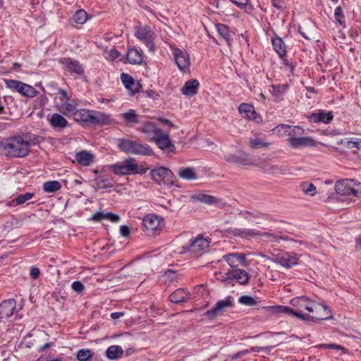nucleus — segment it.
<instances>
[{
  "mask_svg": "<svg viewBox=\"0 0 361 361\" xmlns=\"http://www.w3.org/2000/svg\"><path fill=\"white\" fill-rule=\"evenodd\" d=\"M290 304L295 307V311L303 314L305 310L308 312H315L312 316L306 314L309 317V319H314L317 320L326 319L329 317L325 312H327L328 307L325 305L317 303L307 297H298L290 300Z\"/></svg>",
  "mask_w": 361,
  "mask_h": 361,
  "instance_id": "f257e3e1",
  "label": "nucleus"
},
{
  "mask_svg": "<svg viewBox=\"0 0 361 361\" xmlns=\"http://www.w3.org/2000/svg\"><path fill=\"white\" fill-rule=\"evenodd\" d=\"M3 153L9 157H25L29 153L30 142L23 136H15L0 142Z\"/></svg>",
  "mask_w": 361,
  "mask_h": 361,
  "instance_id": "f03ea898",
  "label": "nucleus"
},
{
  "mask_svg": "<svg viewBox=\"0 0 361 361\" xmlns=\"http://www.w3.org/2000/svg\"><path fill=\"white\" fill-rule=\"evenodd\" d=\"M109 169L116 175L128 176L134 174H145L147 169L138 165L133 158H128L122 162H118L109 166Z\"/></svg>",
  "mask_w": 361,
  "mask_h": 361,
  "instance_id": "7ed1b4c3",
  "label": "nucleus"
},
{
  "mask_svg": "<svg viewBox=\"0 0 361 361\" xmlns=\"http://www.w3.org/2000/svg\"><path fill=\"white\" fill-rule=\"evenodd\" d=\"M118 148L127 153L137 155H150L152 151L149 145L128 139L118 140Z\"/></svg>",
  "mask_w": 361,
  "mask_h": 361,
  "instance_id": "20e7f679",
  "label": "nucleus"
},
{
  "mask_svg": "<svg viewBox=\"0 0 361 361\" xmlns=\"http://www.w3.org/2000/svg\"><path fill=\"white\" fill-rule=\"evenodd\" d=\"M135 36L149 48V51L154 53V40L157 35L149 26L146 25H137L135 27Z\"/></svg>",
  "mask_w": 361,
  "mask_h": 361,
  "instance_id": "39448f33",
  "label": "nucleus"
},
{
  "mask_svg": "<svg viewBox=\"0 0 361 361\" xmlns=\"http://www.w3.org/2000/svg\"><path fill=\"white\" fill-rule=\"evenodd\" d=\"M151 176L153 180L159 185L178 186L176 181L173 180L175 177L173 173L168 168L160 166L154 169L151 171Z\"/></svg>",
  "mask_w": 361,
  "mask_h": 361,
  "instance_id": "423d86ee",
  "label": "nucleus"
},
{
  "mask_svg": "<svg viewBox=\"0 0 361 361\" xmlns=\"http://www.w3.org/2000/svg\"><path fill=\"white\" fill-rule=\"evenodd\" d=\"M6 87L11 90H15L23 96L34 97L38 93L32 86L16 80H6Z\"/></svg>",
  "mask_w": 361,
  "mask_h": 361,
  "instance_id": "0eeeda50",
  "label": "nucleus"
},
{
  "mask_svg": "<svg viewBox=\"0 0 361 361\" xmlns=\"http://www.w3.org/2000/svg\"><path fill=\"white\" fill-rule=\"evenodd\" d=\"M353 179H344L337 181L335 184L336 192L341 195H354L357 196L358 191L354 188V185H358Z\"/></svg>",
  "mask_w": 361,
  "mask_h": 361,
  "instance_id": "6e6552de",
  "label": "nucleus"
},
{
  "mask_svg": "<svg viewBox=\"0 0 361 361\" xmlns=\"http://www.w3.org/2000/svg\"><path fill=\"white\" fill-rule=\"evenodd\" d=\"M230 234L233 235V236H239L242 238H249V237H254L256 235H260L262 237H264L271 242H276L278 241V236L268 233L264 232L263 233H261L259 232H257L252 229H245V228H234L230 231Z\"/></svg>",
  "mask_w": 361,
  "mask_h": 361,
  "instance_id": "1a4fd4ad",
  "label": "nucleus"
},
{
  "mask_svg": "<svg viewBox=\"0 0 361 361\" xmlns=\"http://www.w3.org/2000/svg\"><path fill=\"white\" fill-rule=\"evenodd\" d=\"M161 219L154 214L146 215L142 219V225L148 235H154L155 232L161 229Z\"/></svg>",
  "mask_w": 361,
  "mask_h": 361,
  "instance_id": "9d476101",
  "label": "nucleus"
},
{
  "mask_svg": "<svg viewBox=\"0 0 361 361\" xmlns=\"http://www.w3.org/2000/svg\"><path fill=\"white\" fill-rule=\"evenodd\" d=\"M172 50L176 63L179 70L184 73L187 72L190 66L188 54L185 51L178 48H172Z\"/></svg>",
  "mask_w": 361,
  "mask_h": 361,
  "instance_id": "9b49d317",
  "label": "nucleus"
},
{
  "mask_svg": "<svg viewBox=\"0 0 361 361\" xmlns=\"http://www.w3.org/2000/svg\"><path fill=\"white\" fill-rule=\"evenodd\" d=\"M182 250H183L180 252L182 254L190 252L195 256L201 255L203 250V235L200 233L197 237L192 238L188 245L182 247Z\"/></svg>",
  "mask_w": 361,
  "mask_h": 361,
  "instance_id": "f8f14e48",
  "label": "nucleus"
},
{
  "mask_svg": "<svg viewBox=\"0 0 361 361\" xmlns=\"http://www.w3.org/2000/svg\"><path fill=\"white\" fill-rule=\"evenodd\" d=\"M254 164L264 173L269 174H283L286 171V169L283 166L274 165L265 159H260Z\"/></svg>",
  "mask_w": 361,
  "mask_h": 361,
  "instance_id": "ddd939ff",
  "label": "nucleus"
},
{
  "mask_svg": "<svg viewBox=\"0 0 361 361\" xmlns=\"http://www.w3.org/2000/svg\"><path fill=\"white\" fill-rule=\"evenodd\" d=\"M274 261L286 268H290L298 263L297 255L293 252L279 253L274 257Z\"/></svg>",
  "mask_w": 361,
  "mask_h": 361,
  "instance_id": "4468645a",
  "label": "nucleus"
},
{
  "mask_svg": "<svg viewBox=\"0 0 361 361\" xmlns=\"http://www.w3.org/2000/svg\"><path fill=\"white\" fill-rule=\"evenodd\" d=\"M223 278L221 280L235 279L240 284L246 285L249 282L250 275L245 270L239 269L228 271Z\"/></svg>",
  "mask_w": 361,
  "mask_h": 361,
  "instance_id": "2eb2a0df",
  "label": "nucleus"
},
{
  "mask_svg": "<svg viewBox=\"0 0 361 361\" xmlns=\"http://www.w3.org/2000/svg\"><path fill=\"white\" fill-rule=\"evenodd\" d=\"M16 308V300L8 299L4 300L0 304V319H7L12 316Z\"/></svg>",
  "mask_w": 361,
  "mask_h": 361,
  "instance_id": "dca6fc26",
  "label": "nucleus"
},
{
  "mask_svg": "<svg viewBox=\"0 0 361 361\" xmlns=\"http://www.w3.org/2000/svg\"><path fill=\"white\" fill-rule=\"evenodd\" d=\"M153 142H154L162 150L172 152L175 148L169 137V135L168 133H163L162 130L161 131V133H159V135L155 137Z\"/></svg>",
  "mask_w": 361,
  "mask_h": 361,
  "instance_id": "f3484780",
  "label": "nucleus"
},
{
  "mask_svg": "<svg viewBox=\"0 0 361 361\" xmlns=\"http://www.w3.org/2000/svg\"><path fill=\"white\" fill-rule=\"evenodd\" d=\"M290 146L296 149L300 147H313L316 145L315 140L310 137H298L288 138Z\"/></svg>",
  "mask_w": 361,
  "mask_h": 361,
  "instance_id": "a211bd4d",
  "label": "nucleus"
},
{
  "mask_svg": "<svg viewBox=\"0 0 361 361\" xmlns=\"http://www.w3.org/2000/svg\"><path fill=\"white\" fill-rule=\"evenodd\" d=\"M138 130L145 134L147 138L151 141H153L161 131L160 128H157L152 122H146L142 127L138 128Z\"/></svg>",
  "mask_w": 361,
  "mask_h": 361,
  "instance_id": "6ab92c4d",
  "label": "nucleus"
},
{
  "mask_svg": "<svg viewBox=\"0 0 361 361\" xmlns=\"http://www.w3.org/2000/svg\"><path fill=\"white\" fill-rule=\"evenodd\" d=\"M231 306H232V302L229 298L220 300L216 303L215 307L212 310H208L206 314L209 319H212L216 316L221 314L226 307Z\"/></svg>",
  "mask_w": 361,
  "mask_h": 361,
  "instance_id": "aec40b11",
  "label": "nucleus"
},
{
  "mask_svg": "<svg viewBox=\"0 0 361 361\" xmlns=\"http://www.w3.org/2000/svg\"><path fill=\"white\" fill-rule=\"evenodd\" d=\"M226 160L228 162L235 164L238 165H250L253 162L250 159L248 154L245 152H239L235 154H228Z\"/></svg>",
  "mask_w": 361,
  "mask_h": 361,
  "instance_id": "412c9836",
  "label": "nucleus"
},
{
  "mask_svg": "<svg viewBox=\"0 0 361 361\" xmlns=\"http://www.w3.org/2000/svg\"><path fill=\"white\" fill-rule=\"evenodd\" d=\"M334 116L331 111H319L312 113L308 118L313 123H324L328 124L333 120Z\"/></svg>",
  "mask_w": 361,
  "mask_h": 361,
  "instance_id": "4be33fe9",
  "label": "nucleus"
},
{
  "mask_svg": "<svg viewBox=\"0 0 361 361\" xmlns=\"http://www.w3.org/2000/svg\"><path fill=\"white\" fill-rule=\"evenodd\" d=\"M111 122V118L109 114L92 110L91 124L105 125L109 124Z\"/></svg>",
  "mask_w": 361,
  "mask_h": 361,
  "instance_id": "5701e85b",
  "label": "nucleus"
},
{
  "mask_svg": "<svg viewBox=\"0 0 361 361\" xmlns=\"http://www.w3.org/2000/svg\"><path fill=\"white\" fill-rule=\"evenodd\" d=\"M200 83L195 79H192L187 81L180 89V92L183 94L187 97H192L197 92Z\"/></svg>",
  "mask_w": 361,
  "mask_h": 361,
  "instance_id": "b1692460",
  "label": "nucleus"
},
{
  "mask_svg": "<svg viewBox=\"0 0 361 361\" xmlns=\"http://www.w3.org/2000/svg\"><path fill=\"white\" fill-rule=\"evenodd\" d=\"M61 61L70 73L78 75L83 73L82 65L78 61L72 60L71 59H63Z\"/></svg>",
  "mask_w": 361,
  "mask_h": 361,
  "instance_id": "393cba45",
  "label": "nucleus"
},
{
  "mask_svg": "<svg viewBox=\"0 0 361 361\" xmlns=\"http://www.w3.org/2000/svg\"><path fill=\"white\" fill-rule=\"evenodd\" d=\"M57 110L63 115L66 116H73L74 117L77 106L76 104L66 101V102H61L56 104Z\"/></svg>",
  "mask_w": 361,
  "mask_h": 361,
  "instance_id": "a878e982",
  "label": "nucleus"
},
{
  "mask_svg": "<svg viewBox=\"0 0 361 361\" xmlns=\"http://www.w3.org/2000/svg\"><path fill=\"white\" fill-rule=\"evenodd\" d=\"M224 259L231 267L238 266V262L243 265H247V259L243 254L231 253L224 256Z\"/></svg>",
  "mask_w": 361,
  "mask_h": 361,
  "instance_id": "bb28decb",
  "label": "nucleus"
},
{
  "mask_svg": "<svg viewBox=\"0 0 361 361\" xmlns=\"http://www.w3.org/2000/svg\"><path fill=\"white\" fill-rule=\"evenodd\" d=\"M122 82L126 89L130 90L132 94L138 92L141 86L138 83H135L134 79L127 73H122L121 75Z\"/></svg>",
  "mask_w": 361,
  "mask_h": 361,
  "instance_id": "cd10ccee",
  "label": "nucleus"
},
{
  "mask_svg": "<svg viewBox=\"0 0 361 361\" xmlns=\"http://www.w3.org/2000/svg\"><path fill=\"white\" fill-rule=\"evenodd\" d=\"M189 298V292L185 288H178L170 295V300L173 303L187 301Z\"/></svg>",
  "mask_w": 361,
  "mask_h": 361,
  "instance_id": "c85d7f7f",
  "label": "nucleus"
},
{
  "mask_svg": "<svg viewBox=\"0 0 361 361\" xmlns=\"http://www.w3.org/2000/svg\"><path fill=\"white\" fill-rule=\"evenodd\" d=\"M239 112L249 120L257 121V114L254 106L249 104L242 103L238 108Z\"/></svg>",
  "mask_w": 361,
  "mask_h": 361,
  "instance_id": "c756f323",
  "label": "nucleus"
},
{
  "mask_svg": "<svg viewBox=\"0 0 361 361\" xmlns=\"http://www.w3.org/2000/svg\"><path fill=\"white\" fill-rule=\"evenodd\" d=\"M49 123L53 128H65L68 123L63 114H53L49 119Z\"/></svg>",
  "mask_w": 361,
  "mask_h": 361,
  "instance_id": "7c9ffc66",
  "label": "nucleus"
},
{
  "mask_svg": "<svg viewBox=\"0 0 361 361\" xmlns=\"http://www.w3.org/2000/svg\"><path fill=\"white\" fill-rule=\"evenodd\" d=\"M74 120L78 123H87L91 124L92 110L87 109H77Z\"/></svg>",
  "mask_w": 361,
  "mask_h": 361,
  "instance_id": "2f4dec72",
  "label": "nucleus"
},
{
  "mask_svg": "<svg viewBox=\"0 0 361 361\" xmlns=\"http://www.w3.org/2000/svg\"><path fill=\"white\" fill-rule=\"evenodd\" d=\"M178 176L185 180H193L197 179V174L193 168L180 167L178 171Z\"/></svg>",
  "mask_w": 361,
  "mask_h": 361,
  "instance_id": "473e14b6",
  "label": "nucleus"
},
{
  "mask_svg": "<svg viewBox=\"0 0 361 361\" xmlns=\"http://www.w3.org/2000/svg\"><path fill=\"white\" fill-rule=\"evenodd\" d=\"M215 27L220 37H221L222 39L225 40L228 46H231L232 42V36L228 27L221 23L216 24Z\"/></svg>",
  "mask_w": 361,
  "mask_h": 361,
  "instance_id": "72a5a7b5",
  "label": "nucleus"
},
{
  "mask_svg": "<svg viewBox=\"0 0 361 361\" xmlns=\"http://www.w3.org/2000/svg\"><path fill=\"white\" fill-rule=\"evenodd\" d=\"M87 20V13L85 11L80 9L77 11L71 19L73 26L77 27L84 24Z\"/></svg>",
  "mask_w": 361,
  "mask_h": 361,
  "instance_id": "f704fd0d",
  "label": "nucleus"
},
{
  "mask_svg": "<svg viewBox=\"0 0 361 361\" xmlns=\"http://www.w3.org/2000/svg\"><path fill=\"white\" fill-rule=\"evenodd\" d=\"M127 60L131 64H141L143 60L142 52L137 49H129L127 53Z\"/></svg>",
  "mask_w": 361,
  "mask_h": 361,
  "instance_id": "c9c22d12",
  "label": "nucleus"
},
{
  "mask_svg": "<svg viewBox=\"0 0 361 361\" xmlns=\"http://www.w3.org/2000/svg\"><path fill=\"white\" fill-rule=\"evenodd\" d=\"M93 155L86 151H81L75 154V160L82 166H90L93 162Z\"/></svg>",
  "mask_w": 361,
  "mask_h": 361,
  "instance_id": "e433bc0d",
  "label": "nucleus"
},
{
  "mask_svg": "<svg viewBox=\"0 0 361 361\" xmlns=\"http://www.w3.org/2000/svg\"><path fill=\"white\" fill-rule=\"evenodd\" d=\"M279 127L285 130L288 138L298 137L304 133V129L300 126H290L288 125L282 124Z\"/></svg>",
  "mask_w": 361,
  "mask_h": 361,
  "instance_id": "4c0bfd02",
  "label": "nucleus"
},
{
  "mask_svg": "<svg viewBox=\"0 0 361 361\" xmlns=\"http://www.w3.org/2000/svg\"><path fill=\"white\" fill-rule=\"evenodd\" d=\"M272 45L274 49L279 55L280 58L283 59L286 55V47L283 39L281 37H275L272 39Z\"/></svg>",
  "mask_w": 361,
  "mask_h": 361,
  "instance_id": "58836bf2",
  "label": "nucleus"
},
{
  "mask_svg": "<svg viewBox=\"0 0 361 361\" xmlns=\"http://www.w3.org/2000/svg\"><path fill=\"white\" fill-rule=\"evenodd\" d=\"M92 219L95 221L108 219L111 222H118L120 220V217L118 215L112 213L97 212L92 216Z\"/></svg>",
  "mask_w": 361,
  "mask_h": 361,
  "instance_id": "ea45409f",
  "label": "nucleus"
},
{
  "mask_svg": "<svg viewBox=\"0 0 361 361\" xmlns=\"http://www.w3.org/2000/svg\"><path fill=\"white\" fill-rule=\"evenodd\" d=\"M123 353V350L121 346L118 345H111L106 351V357L110 360H116L121 357Z\"/></svg>",
  "mask_w": 361,
  "mask_h": 361,
  "instance_id": "a19ab883",
  "label": "nucleus"
},
{
  "mask_svg": "<svg viewBox=\"0 0 361 361\" xmlns=\"http://www.w3.org/2000/svg\"><path fill=\"white\" fill-rule=\"evenodd\" d=\"M278 309L279 311L281 313L287 314L290 316L298 317L301 320L306 321L309 319L308 316L305 315V314H300V312H298L287 306H279Z\"/></svg>",
  "mask_w": 361,
  "mask_h": 361,
  "instance_id": "79ce46f5",
  "label": "nucleus"
},
{
  "mask_svg": "<svg viewBox=\"0 0 361 361\" xmlns=\"http://www.w3.org/2000/svg\"><path fill=\"white\" fill-rule=\"evenodd\" d=\"M121 116L127 123L135 124L139 122V115L133 109H130L127 112L121 114Z\"/></svg>",
  "mask_w": 361,
  "mask_h": 361,
  "instance_id": "37998d69",
  "label": "nucleus"
},
{
  "mask_svg": "<svg viewBox=\"0 0 361 361\" xmlns=\"http://www.w3.org/2000/svg\"><path fill=\"white\" fill-rule=\"evenodd\" d=\"M204 204L217 208H221L225 205V203L221 198L206 194H204Z\"/></svg>",
  "mask_w": 361,
  "mask_h": 361,
  "instance_id": "c03bdc74",
  "label": "nucleus"
},
{
  "mask_svg": "<svg viewBox=\"0 0 361 361\" xmlns=\"http://www.w3.org/2000/svg\"><path fill=\"white\" fill-rule=\"evenodd\" d=\"M95 186L98 189H106L110 188L114 186V183L111 179L110 178H104L102 177H97L94 179Z\"/></svg>",
  "mask_w": 361,
  "mask_h": 361,
  "instance_id": "a18cd8bd",
  "label": "nucleus"
},
{
  "mask_svg": "<svg viewBox=\"0 0 361 361\" xmlns=\"http://www.w3.org/2000/svg\"><path fill=\"white\" fill-rule=\"evenodd\" d=\"M34 196V193L32 192H26L23 195H18L17 197H16L14 200H13L10 202V205L14 206V205H20L23 203H25L26 201L32 199Z\"/></svg>",
  "mask_w": 361,
  "mask_h": 361,
  "instance_id": "49530a36",
  "label": "nucleus"
},
{
  "mask_svg": "<svg viewBox=\"0 0 361 361\" xmlns=\"http://www.w3.org/2000/svg\"><path fill=\"white\" fill-rule=\"evenodd\" d=\"M300 190L306 195L314 196L317 192L314 185L310 182H302L300 185Z\"/></svg>",
  "mask_w": 361,
  "mask_h": 361,
  "instance_id": "de8ad7c7",
  "label": "nucleus"
},
{
  "mask_svg": "<svg viewBox=\"0 0 361 361\" xmlns=\"http://www.w3.org/2000/svg\"><path fill=\"white\" fill-rule=\"evenodd\" d=\"M61 187V183L57 180L47 181L43 184V190L46 192H54Z\"/></svg>",
  "mask_w": 361,
  "mask_h": 361,
  "instance_id": "09e8293b",
  "label": "nucleus"
},
{
  "mask_svg": "<svg viewBox=\"0 0 361 361\" xmlns=\"http://www.w3.org/2000/svg\"><path fill=\"white\" fill-rule=\"evenodd\" d=\"M269 146V143L264 142L259 138L250 140V147L252 149H259V148H267Z\"/></svg>",
  "mask_w": 361,
  "mask_h": 361,
  "instance_id": "8fccbe9b",
  "label": "nucleus"
},
{
  "mask_svg": "<svg viewBox=\"0 0 361 361\" xmlns=\"http://www.w3.org/2000/svg\"><path fill=\"white\" fill-rule=\"evenodd\" d=\"M92 357V351L89 349H81L78 352L77 358L80 361H87Z\"/></svg>",
  "mask_w": 361,
  "mask_h": 361,
  "instance_id": "3c124183",
  "label": "nucleus"
},
{
  "mask_svg": "<svg viewBox=\"0 0 361 361\" xmlns=\"http://www.w3.org/2000/svg\"><path fill=\"white\" fill-rule=\"evenodd\" d=\"M163 277L165 279L166 282H169V283H171L178 280V275L176 271L168 269L167 271H165Z\"/></svg>",
  "mask_w": 361,
  "mask_h": 361,
  "instance_id": "603ef678",
  "label": "nucleus"
},
{
  "mask_svg": "<svg viewBox=\"0 0 361 361\" xmlns=\"http://www.w3.org/2000/svg\"><path fill=\"white\" fill-rule=\"evenodd\" d=\"M238 301L240 304L246 306H254L257 304L256 300L249 295H242L239 298Z\"/></svg>",
  "mask_w": 361,
  "mask_h": 361,
  "instance_id": "864d4df0",
  "label": "nucleus"
},
{
  "mask_svg": "<svg viewBox=\"0 0 361 361\" xmlns=\"http://www.w3.org/2000/svg\"><path fill=\"white\" fill-rule=\"evenodd\" d=\"M120 56V53L115 49L112 48L105 51V58L109 61H114Z\"/></svg>",
  "mask_w": 361,
  "mask_h": 361,
  "instance_id": "5fc2aeb1",
  "label": "nucleus"
},
{
  "mask_svg": "<svg viewBox=\"0 0 361 361\" xmlns=\"http://www.w3.org/2000/svg\"><path fill=\"white\" fill-rule=\"evenodd\" d=\"M334 17L336 19V21L338 23L341 25H344V21L343 20V18H344L343 13V9L341 6H337L334 10Z\"/></svg>",
  "mask_w": 361,
  "mask_h": 361,
  "instance_id": "6e6d98bb",
  "label": "nucleus"
},
{
  "mask_svg": "<svg viewBox=\"0 0 361 361\" xmlns=\"http://www.w3.org/2000/svg\"><path fill=\"white\" fill-rule=\"evenodd\" d=\"M243 214V216L248 220V221H250L252 222H254V223H256V224H259V221H257L258 219H259L261 217L262 215H255L253 214L251 212H245L244 213L242 214Z\"/></svg>",
  "mask_w": 361,
  "mask_h": 361,
  "instance_id": "4d7b16f0",
  "label": "nucleus"
},
{
  "mask_svg": "<svg viewBox=\"0 0 361 361\" xmlns=\"http://www.w3.org/2000/svg\"><path fill=\"white\" fill-rule=\"evenodd\" d=\"M271 88H272L271 93H272L273 96L276 99H281L283 94V91L282 90L281 87L272 85Z\"/></svg>",
  "mask_w": 361,
  "mask_h": 361,
  "instance_id": "13d9d810",
  "label": "nucleus"
},
{
  "mask_svg": "<svg viewBox=\"0 0 361 361\" xmlns=\"http://www.w3.org/2000/svg\"><path fill=\"white\" fill-rule=\"evenodd\" d=\"M272 349V347L270 346H265V347H252L248 350H250V353H260V352H264L266 353H269L271 350Z\"/></svg>",
  "mask_w": 361,
  "mask_h": 361,
  "instance_id": "bf43d9fd",
  "label": "nucleus"
},
{
  "mask_svg": "<svg viewBox=\"0 0 361 361\" xmlns=\"http://www.w3.org/2000/svg\"><path fill=\"white\" fill-rule=\"evenodd\" d=\"M72 289L78 293H80L84 290V286L80 281H74L71 285Z\"/></svg>",
  "mask_w": 361,
  "mask_h": 361,
  "instance_id": "052dcab7",
  "label": "nucleus"
},
{
  "mask_svg": "<svg viewBox=\"0 0 361 361\" xmlns=\"http://www.w3.org/2000/svg\"><path fill=\"white\" fill-rule=\"evenodd\" d=\"M60 94L59 99L61 102H66V101H70L71 97L68 94L67 92L63 89H59L58 91Z\"/></svg>",
  "mask_w": 361,
  "mask_h": 361,
  "instance_id": "680f3d73",
  "label": "nucleus"
},
{
  "mask_svg": "<svg viewBox=\"0 0 361 361\" xmlns=\"http://www.w3.org/2000/svg\"><path fill=\"white\" fill-rule=\"evenodd\" d=\"M240 8H244L247 5L248 0H230Z\"/></svg>",
  "mask_w": 361,
  "mask_h": 361,
  "instance_id": "e2e57ef3",
  "label": "nucleus"
},
{
  "mask_svg": "<svg viewBox=\"0 0 361 361\" xmlns=\"http://www.w3.org/2000/svg\"><path fill=\"white\" fill-rule=\"evenodd\" d=\"M120 232H121V234L123 236V237H128L129 235H130V229L129 228L126 226V225H123V226H121V228H120Z\"/></svg>",
  "mask_w": 361,
  "mask_h": 361,
  "instance_id": "0e129e2a",
  "label": "nucleus"
},
{
  "mask_svg": "<svg viewBox=\"0 0 361 361\" xmlns=\"http://www.w3.org/2000/svg\"><path fill=\"white\" fill-rule=\"evenodd\" d=\"M39 274H40V271L38 268L32 267L30 269V276H32V278L36 279L39 277Z\"/></svg>",
  "mask_w": 361,
  "mask_h": 361,
  "instance_id": "69168bd1",
  "label": "nucleus"
},
{
  "mask_svg": "<svg viewBox=\"0 0 361 361\" xmlns=\"http://www.w3.org/2000/svg\"><path fill=\"white\" fill-rule=\"evenodd\" d=\"M272 5L278 10H281L283 8V0H273Z\"/></svg>",
  "mask_w": 361,
  "mask_h": 361,
  "instance_id": "338daca9",
  "label": "nucleus"
},
{
  "mask_svg": "<svg viewBox=\"0 0 361 361\" xmlns=\"http://www.w3.org/2000/svg\"><path fill=\"white\" fill-rule=\"evenodd\" d=\"M250 353V350H248L247 349L243 350L241 351H239L238 353H235L233 356V359H238L241 357L242 356L246 355Z\"/></svg>",
  "mask_w": 361,
  "mask_h": 361,
  "instance_id": "774afa93",
  "label": "nucleus"
}]
</instances>
